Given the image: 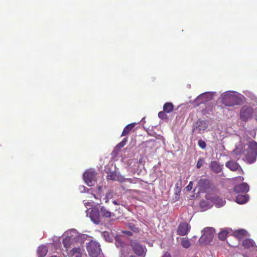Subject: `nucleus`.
I'll return each instance as SVG.
<instances>
[{
  "mask_svg": "<svg viewBox=\"0 0 257 257\" xmlns=\"http://www.w3.org/2000/svg\"><path fill=\"white\" fill-rule=\"evenodd\" d=\"M221 102L225 106H233L239 105L240 98L232 91H228L221 95Z\"/></svg>",
  "mask_w": 257,
  "mask_h": 257,
  "instance_id": "obj_1",
  "label": "nucleus"
},
{
  "mask_svg": "<svg viewBox=\"0 0 257 257\" xmlns=\"http://www.w3.org/2000/svg\"><path fill=\"white\" fill-rule=\"evenodd\" d=\"M100 244L96 241L91 240L87 244L86 249L91 257H97L100 254L101 249Z\"/></svg>",
  "mask_w": 257,
  "mask_h": 257,
  "instance_id": "obj_2",
  "label": "nucleus"
},
{
  "mask_svg": "<svg viewBox=\"0 0 257 257\" xmlns=\"http://www.w3.org/2000/svg\"><path fill=\"white\" fill-rule=\"evenodd\" d=\"M131 246L134 252L139 256L143 255L146 250L145 246H143L137 240H131Z\"/></svg>",
  "mask_w": 257,
  "mask_h": 257,
  "instance_id": "obj_3",
  "label": "nucleus"
},
{
  "mask_svg": "<svg viewBox=\"0 0 257 257\" xmlns=\"http://www.w3.org/2000/svg\"><path fill=\"white\" fill-rule=\"evenodd\" d=\"M206 199L211 201L217 207L223 206L225 201L216 195H206Z\"/></svg>",
  "mask_w": 257,
  "mask_h": 257,
  "instance_id": "obj_4",
  "label": "nucleus"
},
{
  "mask_svg": "<svg viewBox=\"0 0 257 257\" xmlns=\"http://www.w3.org/2000/svg\"><path fill=\"white\" fill-rule=\"evenodd\" d=\"M190 225L187 222H181L178 226L177 230V233L180 236H184L188 233L190 231Z\"/></svg>",
  "mask_w": 257,
  "mask_h": 257,
  "instance_id": "obj_5",
  "label": "nucleus"
},
{
  "mask_svg": "<svg viewBox=\"0 0 257 257\" xmlns=\"http://www.w3.org/2000/svg\"><path fill=\"white\" fill-rule=\"evenodd\" d=\"M199 191L206 192L211 186V182L208 179H201L198 182Z\"/></svg>",
  "mask_w": 257,
  "mask_h": 257,
  "instance_id": "obj_6",
  "label": "nucleus"
},
{
  "mask_svg": "<svg viewBox=\"0 0 257 257\" xmlns=\"http://www.w3.org/2000/svg\"><path fill=\"white\" fill-rule=\"evenodd\" d=\"M84 179L88 186L92 185L93 182L95 181L96 173L94 171H87L84 173Z\"/></svg>",
  "mask_w": 257,
  "mask_h": 257,
  "instance_id": "obj_7",
  "label": "nucleus"
},
{
  "mask_svg": "<svg viewBox=\"0 0 257 257\" xmlns=\"http://www.w3.org/2000/svg\"><path fill=\"white\" fill-rule=\"evenodd\" d=\"M203 233L201 238L204 239L206 242H210L212 240L213 234V229L211 227H206L203 230Z\"/></svg>",
  "mask_w": 257,
  "mask_h": 257,
  "instance_id": "obj_8",
  "label": "nucleus"
},
{
  "mask_svg": "<svg viewBox=\"0 0 257 257\" xmlns=\"http://www.w3.org/2000/svg\"><path fill=\"white\" fill-rule=\"evenodd\" d=\"M225 166L232 171L238 170L240 173H243V170L240 165L235 161H229L226 163Z\"/></svg>",
  "mask_w": 257,
  "mask_h": 257,
  "instance_id": "obj_9",
  "label": "nucleus"
},
{
  "mask_svg": "<svg viewBox=\"0 0 257 257\" xmlns=\"http://www.w3.org/2000/svg\"><path fill=\"white\" fill-rule=\"evenodd\" d=\"M113 209L110 208L107 206H101V213L104 217H116V215L113 212Z\"/></svg>",
  "mask_w": 257,
  "mask_h": 257,
  "instance_id": "obj_10",
  "label": "nucleus"
},
{
  "mask_svg": "<svg viewBox=\"0 0 257 257\" xmlns=\"http://www.w3.org/2000/svg\"><path fill=\"white\" fill-rule=\"evenodd\" d=\"M209 167L212 172L218 174L222 171L223 165H221L217 162L213 161L210 162Z\"/></svg>",
  "mask_w": 257,
  "mask_h": 257,
  "instance_id": "obj_11",
  "label": "nucleus"
},
{
  "mask_svg": "<svg viewBox=\"0 0 257 257\" xmlns=\"http://www.w3.org/2000/svg\"><path fill=\"white\" fill-rule=\"evenodd\" d=\"M89 216L91 220L95 224H99L101 221L100 215L97 210L93 209L90 213Z\"/></svg>",
  "mask_w": 257,
  "mask_h": 257,
  "instance_id": "obj_12",
  "label": "nucleus"
},
{
  "mask_svg": "<svg viewBox=\"0 0 257 257\" xmlns=\"http://www.w3.org/2000/svg\"><path fill=\"white\" fill-rule=\"evenodd\" d=\"M248 190L249 186L245 183L236 185L234 188V191L236 193H244L248 192Z\"/></svg>",
  "mask_w": 257,
  "mask_h": 257,
  "instance_id": "obj_13",
  "label": "nucleus"
},
{
  "mask_svg": "<svg viewBox=\"0 0 257 257\" xmlns=\"http://www.w3.org/2000/svg\"><path fill=\"white\" fill-rule=\"evenodd\" d=\"M120 246L121 248L120 257H128V255L131 252V249L129 245L122 243Z\"/></svg>",
  "mask_w": 257,
  "mask_h": 257,
  "instance_id": "obj_14",
  "label": "nucleus"
},
{
  "mask_svg": "<svg viewBox=\"0 0 257 257\" xmlns=\"http://www.w3.org/2000/svg\"><path fill=\"white\" fill-rule=\"evenodd\" d=\"M245 157L249 163H252L256 160L257 156L256 155V154H254L252 152L247 150V152Z\"/></svg>",
  "mask_w": 257,
  "mask_h": 257,
  "instance_id": "obj_15",
  "label": "nucleus"
},
{
  "mask_svg": "<svg viewBox=\"0 0 257 257\" xmlns=\"http://www.w3.org/2000/svg\"><path fill=\"white\" fill-rule=\"evenodd\" d=\"M72 242L73 238L70 236H67L63 239V246L66 248L67 251L70 248Z\"/></svg>",
  "mask_w": 257,
  "mask_h": 257,
  "instance_id": "obj_16",
  "label": "nucleus"
},
{
  "mask_svg": "<svg viewBox=\"0 0 257 257\" xmlns=\"http://www.w3.org/2000/svg\"><path fill=\"white\" fill-rule=\"evenodd\" d=\"M248 200V195H238L235 199V201L238 204H244Z\"/></svg>",
  "mask_w": 257,
  "mask_h": 257,
  "instance_id": "obj_17",
  "label": "nucleus"
},
{
  "mask_svg": "<svg viewBox=\"0 0 257 257\" xmlns=\"http://www.w3.org/2000/svg\"><path fill=\"white\" fill-rule=\"evenodd\" d=\"M135 125L136 123L134 122L130 123L125 126L121 133V136H125L127 135L133 130Z\"/></svg>",
  "mask_w": 257,
  "mask_h": 257,
  "instance_id": "obj_18",
  "label": "nucleus"
},
{
  "mask_svg": "<svg viewBox=\"0 0 257 257\" xmlns=\"http://www.w3.org/2000/svg\"><path fill=\"white\" fill-rule=\"evenodd\" d=\"M254 244V242L251 239H244L242 242V245L245 248L253 247Z\"/></svg>",
  "mask_w": 257,
  "mask_h": 257,
  "instance_id": "obj_19",
  "label": "nucleus"
},
{
  "mask_svg": "<svg viewBox=\"0 0 257 257\" xmlns=\"http://www.w3.org/2000/svg\"><path fill=\"white\" fill-rule=\"evenodd\" d=\"M248 148L247 150L252 152L254 154H256L257 156V143L254 141H252L248 143Z\"/></svg>",
  "mask_w": 257,
  "mask_h": 257,
  "instance_id": "obj_20",
  "label": "nucleus"
},
{
  "mask_svg": "<svg viewBox=\"0 0 257 257\" xmlns=\"http://www.w3.org/2000/svg\"><path fill=\"white\" fill-rule=\"evenodd\" d=\"M48 252L47 248L46 246L42 245L38 247L37 253L39 257L45 256Z\"/></svg>",
  "mask_w": 257,
  "mask_h": 257,
  "instance_id": "obj_21",
  "label": "nucleus"
},
{
  "mask_svg": "<svg viewBox=\"0 0 257 257\" xmlns=\"http://www.w3.org/2000/svg\"><path fill=\"white\" fill-rule=\"evenodd\" d=\"M174 109V105L171 102H166L163 106V110L166 113L171 112Z\"/></svg>",
  "mask_w": 257,
  "mask_h": 257,
  "instance_id": "obj_22",
  "label": "nucleus"
},
{
  "mask_svg": "<svg viewBox=\"0 0 257 257\" xmlns=\"http://www.w3.org/2000/svg\"><path fill=\"white\" fill-rule=\"evenodd\" d=\"M246 233V232L244 229H239L235 231L233 233L235 237L240 239L244 236Z\"/></svg>",
  "mask_w": 257,
  "mask_h": 257,
  "instance_id": "obj_23",
  "label": "nucleus"
},
{
  "mask_svg": "<svg viewBox=\"0 0 257 257\" xmlns=\"http://www.w3.org/2000/svg\"><path fill=\"white\" fill-rule=\"evenodd\" d=\"M200 207L206 210L210 208L211 206L210 204L206 200H201L199 203Z\"/></svg>",
  "mask_w": 257,
  "mask_h": 257,
  "instance_id": "obj_24",
  "label": "nucleus"
},
{
  "mask_svg": "<svg viewBox=\"0 0 257 257\" xmlns=\"http://www.w3.org/2000/svg\"><path fill=\"white\" fill-rule=\"evenodd\" d=\"M181 245L186 248H188L190 246V242L189 239L183 237L181 238Z\"/></svg>",
  "mask_w": 257,
  "mask_h": 257,
  "instance_id": "obj_25",
  "label": "nucleus"
},
{
  "mask_svg": "<svg viewBox=\"0 0 257 257\" xmlns=\"http://www.w3.org/2000/svg\"><path fill=\"white\" fill-rule=\"evenodd\" d=\"M228 233L226 230H221L218 234V238L221 240H224Z\"/></svg>",
  "mask_w": 257,
  "mask_h": 257,
  "instance_id": "obj_26",
  "label": "nucleus"
},
{
  "mask_svg": "<svg viewBox=\"0 0 257 257\" xmlns=\"http://www.w3.org/2000/svg\"><path fill=\"white\" fill-rule=\"evenodd\" d=\"M198 98L204 101H207L210 98V95L208 93H203L199 96Z\"/></svg>",
  "mask_w": 257,
  "mask_h": 257,
  "instance_id": "obj_27",
  "label": "nucleus"
},
{
  "mask_svg": "<svg viewBox=\"0 0 257 257\" xmlns=\"http://www.w3.org/2000/svg\"><path fill=\"white\" fill-rule=\"evenodd\" d=\"M103 235L104 238L105 240L108 242H112V237L109 234V233L108 231H104L103 232Z\"/></svg>",
  "mask_w": 257,
  "mask_h": 257,
  "instance_id": "obj_28",
  "label": "nucleus"
},
{
  "mask_svg": "<svg viewBox=\"0 0 257 257\" xmlns=\"http://www.w3.org/2000/svg\"><path fill=\"white\" fill-rule=\"evenodd\" d=\"M127 141V138H124L121 142H120L119 144H118L116 145V146L115 147V149L119 150V149L123 148L126 144Z\"/></svg>",
  "mask_w": 257,
  "mask_h": 257,
  "instance_id": "obj_29",
  "label": "nucleus"
},
{
  "mask_svg": "<svg viewBox=\"0 0 257 257\" xmlns=\"http://www.w3.org/2000/svg\"><path fill=\"white\" fill-rule=\"evenodd\" d=\"M166 113V112H164V110L159 112L158 113V117L162 119H167V115Z\"/></svg>",
  "mask_w": 257,
  "mask_h": 257,
  "instance_id": "obj_30",
  "label": "nucleus"
},
{
  "mask_svg": "<svg viewBox=\"0 0 257 257\" xmlns=\"http://www.w3.org/2000/svg\"><path fill=\"white\" fill-rule=\"evenodd\" d=\"M198 146L201 148V149H205L206 147V143L204 141L202 140H199L198 142Z\"/></svg>",
  "mask_w": 257,
  "mask_h": 257,
  "instance_id": "obj_31",
  "label": "nucleus"
},
{
  "mask_svg": "<svg viewBox=\"0 0 257 257\" xmlns=\"http://www.w3.org/2000/svg\"><path fill=\"white\" fill-rule=\"evenodd\" d=\"M204 159L203 158H199L197 162V165H196L197 168L198 169L200 168L202 166V165L204 163Z\"/></svg>",
  "mask_w": 257,
  "mask_h": 257,
  "instance_id": "obj_32",
  "label": "nucleus"
},
{
  "mask_svg": "<svg viewBox=\"0 0 257 257\" xmlns=\"http://www.w3.org/2000/svg\"><path fill=\"white\" fill-rule=\"evenodd\" d=\"M72 251L73 253H78V254H81V249L79 247L73 248L72 250Z\"/></svg>",
  "mask_w": 257,
  "mask_h": 257,
  "instance_id": "obj_33",
  "label": "nucleus"
},
{
  "mask_svg": "<svg viewBox=\"0 0 257 257\" xmlns=\"http://www.w3.org/2000/svg\"><path fill=\"white\" fill-rule=\"evenodd\" d=\"M107 179H108V180H115V175L110 173L109 175H108L107 176Z\"/></svg>",
  "mask_w": 257,
  "mask_h": 257,
  "instance_id": "obj_34",
  "label": "nucleus"
},
{
  "mask_svg": "<svg viewBox=\"0 0 257 257\" xmlns=\"http://www.w3.org/2000/svg\"><path fill=\"white\" fill-rule=\"evenodd\" d=\"M192 187H193V182H190L189 184L186 187V189L188 191H190L192 189Z\"/></svg>",
  "mask_w": 257,
  "mask_h": 257,
  "instance_id": "obj_35",
  "label": "nucleus"
},
{
  "mask_svg": "<svg viewBox=\"0 0 257 257\" xmlns=\"http://www.w3.org/2000/svg\"><path fill=\"white\" fill-rule=\"evenodd\" d=\"M112 196V194L111 193L109 192V193H107L105 196V197L104 198V199L105 200V202L107 203L108 202V198L110 197H111Z\"/></svg>",
  "mask_w": 257,
  "mask_h": 257,
  "instance_id": "obj_36",
  "label": "nucleus"
},
{
  "mask_svg": "<svg viewBox=\"0 0 257 257\" xmlns=\"http://www.w3.org/2000/svg\"><path fill=\"white\" fill-rule=\"evenodd\" d=\"M91 195H92V196H93L95 199H99V198L100 197V195H98L96 196L95 194H92V193H91Z\"/></svg>",
  "mask_w": 257,
  "mask_h": 257,
  "instance_id": "obj_37",
  "label": "nucleus"
},
{
  "mask_svg": "<svg viewBox=\"0 0 257 257\" xmlns=\"http://www.w3.org/2000/svg\"><path fill=\"white\" fill-rule=\"evenodd\" d=\"M163 257H171V255L168 252H166Z\"/></svg>",
  "mask_w": 257,
  "mask_h": 257,
  "instance_id": "obj_38",
  "label": "nucleus"
},
{
  "mask_svg": "<svg viewBox=\"0 0 257 257\" xmlns=\"http://www.w3.org/2000/svg\"><path fill=\"white\" fill-rule=\"evenodd\" d=\"M112 202L115 205H118L119 204L115 200H113V201H112Z\"/></svg>",
  "mask_w": 257,
  "mask_h": 257,
  "instance_id": "obj_39",
  "label": "nucleus"
},
{
  "mask_svg": "<svg viewBox=\"0 0 257 257\" xmlns=\"http://www.w3.org/2000/svg\"><path fill=\"white\" fill-rule=\"evenodd\" d=\"M176 186L177 188H178L179 190H180V188H179V187H178V183H177L176 184Z\"/></svg>",
  "mask_w": 257,
  "mask_h": 257,
  "instance_id": "obj_40",
  "label": "nucleus"
},
{
  "mask_svg": "<svg viewBox=\"0 0 257 257\" xmlns=\"http://www.w3.org/2000/svg\"><path fill=\"white\" fill-rule=\"evenodd\" d=\"M75 257H82L81 254H77L76 255Z\"/></svg>",
  "mask_w": 257,
  "mask_h": 257,
  "instance_id": "obj_41",
  "label": "nucleus"
},
{
  "mask_svg": "<svg viewBox=\"0 0 257 257\" xmlns=\"http://www.w3.org/2000/svg\"><path fill=\"white\" fill-rule=\"evenodd\" d=\"M127 234H128V235H131V234H132V233H131V232H130V231H127Z\"/></svg>",
  "mask_w": 257,
  "mask_h": 257,
  "instance_id": "obj_42",
  "label": "nucleus"
},
{
  "mask_svg": "<svg viewBox=\"0 0 257 257\" xmlns=\"http://www.w3.org/2000/svg\"><path fill=\"white\" fill-rule=\"evenodd\" d=\"M240 117H241V118H242L243 117V113L242 112H241V113H240Z\"/></svg>",
  "mask_w": 257,
  "mask_h": 257,
  "instance_id": "obj_43",
  "label": "nucleus"
},
{
  "mask_svg": "<svg viewBox=\"0 0 257 257\" xmlns=\"http://www.w3.org/2000/svg\"><path fill=\"white\" fill-rule=\"evenodd\" d=\"M179 181H180V184L181 185V183H182L181 180L180 179Z\"/></svg>",
  "mask_w": 257,
  "mask_h": 257,
  "instance_id": "obj_44",
  "label": "nucleus"
},
{
  "mask_svg": "<svg viewBox=\"0 0 257 257\" xmlns=\"http://www.w3.org/2000/svg\"><path fill=\"white\" fill-rule=\"evenodd\" d=\"M98 189H99V190H100V189H101V187H98Z\"/></svg>",
  "mask_w": 257,
  "mask_h": 257,
  "instance_id": "obj_45",
  "label": "nucleus"
},
{
  "mask_svg": "<svg viewBox=\"0 0 257 257\" xmlns=\"http://www.w3.org/2000/svg\"><path fill=\"white\" fill-rule=\"evenodd\" d=\"M51 257H57V256H56V255H54V256H51Z\"/></svg>",
  "mask_w": 257,
  "mask_h": 257,
  "instance_id": "obj_46",
  "label": "nucleus"
}]
</instances>
